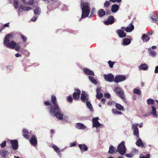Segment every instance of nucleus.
I'll return each instance as SVG.
<instances>
[{"mask_svg": "<svg viewBox=\"0 0 158 158\" xmlns=\"http://www.w3.org/2000/svg\"><path fill=\"white\" fill-rule=\"evenodd\" d=\"M56 98L53 95L51 96V102L53 106H52L50 110V113L53 115L55 116L59 119L63 118V114L61 113V110L60 109L56 100Z\"/></svg>", "mask_w": 158, "mask_h": 158, "instance_id": "obj_1", "label": "nucleus"}, {"mask_svg": "<svg viewBox=\"0 0 158 158\" xmlns=\"http://www.w3.org/2000/svg\"><path fill=\"white\" fill-rule=\"evenodd\" d=\"M13 34L11 33L6 35L4 40V44L7 48L13 49L15 48V50L19 52L20 46L19 45L16 44L14 41H11L10 40L13 39Z\"/></svg>", "mask_w": 158, "mask_h": 158, "instance_id": "obj_2", "label": "nucleus"}, {"mask_svg": "<svg viewBox=\"0 0 158 158\" xmlns=\"http://www.w3.org/2000/svg\"><path fill=\"white\" fill-rule=\"evenodd\" d=\"M82 7V13L81 18H85L87 17L90 13V8L87 3L81 4V5Z\"/></svg>", "mask_w": 158, "mask_h": 158, "instance_id": "obj_3", "label": "nucleus"}, {"mask_svg": "<svg viewBox=\"0 0 158 158\" xmlns=\"http://www.w3.org/2000/svg\"><path fill=\"white\" fill-rule=\"evenodd\" d=\"M14 5L15 8V9L18 8V10L19 12H22L23 11H27L31 9V8L29 6H23L22 4H21L19 7V4L18 2V0H13Z\"/></svg>", "mask_w": 158, "mask_h": 158, "instance_id": "obj_4", "label": "nucleus"}, {"mask_svg": "<svg viewBox=\"0 0 158 158\" xmlns=\"http://www.w3.org/2000/svg\"><path fill=\"white\" fill-rule=\"evenodd\" d=\"M114 90L115 93L118 95L124 102H127V100L123 94V90L120 87L117 86L116 88L114 89Z\"/></svg>", "mask_w": 158, "mask_h": 158, "instance_id": "obj_5", "label": "nucleus"}, {"mask_svg": "<svg viewBox=\"0 0 158 158\" xmlns=\"http://www.w3.org/2000/svg\"><path fill=\"white\" fill-rule=\"evenodd\" d=\"M117 151L121 155H124L125 154L126 152V148L124 141H122L118 145Z\"/></svg>", "mask_w": 158, "mask_h": 158, "instance_id": "obj_6", "label": "nucleus"}, {"mask_svg": "<svg viewBox=\"0 0 158 158\" xmlns=\"http://www.w3.org/2000/svg\"><path fill=\"white\" fill-rule=\"evenodd\" d=\"M138 124L134 123L131 126V128L133 130V134L137 137L136 139L139 138V131L138 127Z\"/></svg>", "mask_w": 158, "mask_h": 158, "instance_id": "obj_7", "label": "nucleus"}, {"mask_svg": "<svg viewBox=\"0 0 158 158\" xmlns=\"http://www.w3.org/2000/svg\"><path fill=\"white\" fill-rule=\"evenodd\" d=\"M103 77L105 80L109 82H111L114 80V76L111 73H109L108 74H104L103 75Z\"/></svg>", "mask_w": 158, "mask_h": 158, "instance_id": "obj_8", "label": "nucleus"}, {"mask_svg": "<svg viewBox=\"0 0 158 158\" xmlns=\"http://www.w3.org/2000/svg\"><path fill=\"white\" fill-rule=\"evenodd\" d=\"M126 79V77L123 75H118L115 77L114 81L116 83L123 81Z\"/></svg>", "mask_w": 158, "mask_h": 158, "instance_id": "obj_9", "label": "nucleus"}, {"mask_svg": "<svg viewBox=\"0 0 158 158\" xmlns=\"http://www.w3.org/2000/svg\"><path fill=\"white\" fill-rule=\"evenodd\" d=\"M99 119V118L98 117L96 118H93L92 119L93 122V127H96V128L100 126H103V125L100 123L98 120Z\"/></svg>", "mask_w": 158, "mask_h": 158, "instance_id": "obj_10", "label": "nucleus"}, {"mask_svg": "<svg viewBox=\"0 0 158 158\" xmlns=\"http://www.w3.org/2000/svg\"><path fill=\"white\" fill-rule=\"evenodd\" d=\"M152 108V111L150 113H147L145 114V116H149L150 114H152L154 118H157L158 117V115L156 113V108L155 106H151Z\"/></svg>", "mask_w": 158, "mask_h": 158, "instance_id": "obj_11", "label": "nucleus"}, {"mask_svg": "<svg viewBox=\"0 0 158 158\" xmlns=\"http://www.w3.org/2000/svg\"><path fill=\"white\" fill-rule=\"evenodd\" d=\"M81 99L83 102H86L89 100L88 95L84 91H82L81 96Z\"/></svg>", "mask_w": 158, "mask_h": 158, "instance_id": "obj_12", "label": "nucleus"}, {"mask_svg": "<svg viewBox=\"0 0 158 158\" xmlns=\"http://www.w3.org/2000/svg\"><path fill=\"white\" fill-rule=\"evenodd\" d=\"M114 17L112 16H110L108 18L107 20L104 22V23L106 25L111 24L114 23Z\"/></svg>", "mask_w": 158, "mask_h": 158, "instance_id": "obj_13", "label": "nucleus"}, {"mask_svg": "<svg viewBox=\"0 0 158 158\" xmlns=\"http://www.w3.org/2000/svg\"><path fill=\"white\" fill-rule=\"evenodd\" d=\"M10 142L13 149L15 150H17L18 147L17 141L16 140H11Z\"/></svg>", "mask_w": 158, "mask_h": 158, "instance_id": "obj_14", "label": "nucleus"}, {"mask_svg": "<svg viewBox=\"0 0 158 158\" xmlns=\"http://www.w3.org/2000/svg\"><path fill=\"white\" fill-rule=\"evenodd\" d=\"M75 91L76 92L73 93V98L74 99H78L79 98L80 91L77 89H75Z\"/></svg>", "mask_w": 158, "mask_h": 158, "instance_id": "obj_15", "label": "nucleus"}, {"mask_svg": "<svg viewBox=\"0 0 158 158\" xmlns=\"http://www.w3.org/2000/svg\"><path fill=\"white\" fill-rule=\"evenodd\" d=\"M83 71L85 73L89 75V76H94V72L89 69L85 68L84 69Z\"/></svg>", "mask_w": 158, "mask_h": 158, "instance_id": "obj_16", "label": "nucleus"}, {"mask_svg": "<svg viewBox=\"0 0 158 158\" xmlns=\"http://www.w3.org/2000/svg\"><path fill=\"white\" fill-rule=\"evenodd\" d=\"M116 33L120 38H123L126 37V34L124 31L121 29H118L116 31Z\"/></svg>", "mask_w": 158, "mask_h": 158, "instance_id": "obj_17", "label": "nucleus"}, {"mask_svg": "<svg viewBox=\"0 0 158 158\" xmlns=\"http://www.w3.org/2000/svg\"><path fill=\"white\" fill-rule=\"evenodd\" d=\"M30 143L33 145L35 146L37 143V139L34 135H33L31 139L30 140Z\"/></svg>", "mask_w": 158, "mask_h": 158, "instance_id": "obj_18", "label": "nucleus"}, {"mask_svg": "<svg viewBox=\"0 0 158 158\" xmlns=\"http://www.w3.org/2000/svg\"><path fill=\"white\" fill-rule=\"evenodd\" d=\"M76 127L80 130H84L86 128V126L83 124L81 123H78L76 124Z\"/></svg>", "mask_w": 158, "mask_h": 158, "instance_id": "obj_19", "label": "nucleus"}, {"mask_svg": "<svg viewBox=\"0 0 158 158\" xmlns=\"http://www.w3.org/2000/svg\"><path fill=\"white\" fill-rule=\"evenodd\" d=\"M101 91V89L100 88L98 87L97 89V96L96 97L97 99H100L101 98L102 96V93L100 92Z\"/></svg>", "mask_w": 158, "mask_h": 158, "instance_id": "obj_20", "label": "nucleus"}, {"mask_svg": "<svg viewBox=\"0 0 158 158\" xmlns=\"http://www.w3.org/2000/svg\"><path fill=\"white\" fill-rule=\"evenodd\" d=\"M148 69V66L145 63L142 64L139 66V70H147Z\"/></svg>", "mask_w": 158, "mask_h": 158, "instance_id": "obj_21", "label": "nucleus"}, {"mask_svg": "<svg viewBox=\"0 0 158 158\" xmlns=\"http://www.w3.org/2000/svg\"><path fill=\"white\" fill-rule=\"evenodd\" d=\"M134 26L132 25V23H131L126 28L125 31L127 32H131L134 30Z\"/></svg>", "mask_w": 158, "mask_h": 158, "instance_id": "obj_22", "label": "nucleus"}, {"mask_svg": "<svg viewBox=\"0 0 158 158\" xmlns=\"http://www.w3.org/2000/svg\"><path fill=\"white\" fill-rule=\"evenodd\" d=\"M78 147L81 152L86 151L88 150L87 147L85 144H79Z\"/></svg>", "mask_w": 158, "mask_h": 158, "instance_id": "obj_23", "label": "nucleus"}, {"mask_svg": "<svg viewBox=\"0 0 158 158\" xmlns=\"http://www.w3.org/2000/svg\"><path fill=\"white\" fill-rule=\"evenodd\" d=\"M131 40L128 38H125L123 40V42L121 43L122 45L125 46L130 44Z\"/></svg>", "mask_w": 158, "mask_h": 158, "instance_id": "obj_24", "label": "nucleus"}, {"mask_svg": "<svg viewBox=\"0 0 158 158\" xmlns=\"http://www.w3.org/2000/svg\"><path fill=\"white\" fill-rule=\"evenodd\" d=\"M117 152V149L113 146H111L109 147L108 153L110 154H114Z\"/></svg>", "mask_w": 158, "mask_h": 158, "instance_id": "obj_25", "label": "nucleus"}, {"mask_svg": "<svg viewBox=\"0 0 158 158\" xmlns=\"http://www.w3.org/2000/svg\"><path fill=\"white\" fill-rule=\"evenodd\" d=\"M118 6L117 4H114L111 7V10L113 13L116 12L119 9Z\"/></svg>", "mask_w": 158, "mask_h": 158, "instance_id": "obj_26", "label": "nucleus"}, {"mask_svg": "<svg viewBox=\"0 0 158 158\" xmlns=\"http://www.w3.org/2000/svg\"><path fill=\"white\" fill-rule=\"evenodd\" d=\"M148 50L150 56L153 57H155L157 55L156 52L155 51H152V50H151V48H148Z\"/></svg>", "mask_w": 158, "mask_h": 158, "instance_id": "obj_27", "label": "nucleus"}, {"mask_svg": "<svg viewBox=\"0 0 158 158\" xmlns=\"http://www.w3.org/2000/svg\"><path fill=\"white\" fill-rule=\"evenodd\" d=\"M36 2L35 0H26V2H25L24 4H25L31 5L34 4Z\"/></svg>", "mask_w": 158, "mask_h": 158, "instance_id": "obj_28", "label": "nucleus"}, {"mask_svg": "<svg viewBox=\"0 0 158 158\" xmlns=\"http://www.w3.org/2000/svg\"><path fill=\"white\" fill-rule=\"evenodd\" d=\"M23 135L24 136V137L26 138L27 139H29V136L28 135L26 134H29V133L28 132V131L25 129H24L23 130Z\"/></svg>", "mask_w": 158, "mask_h": 158, "instance_id": "obj_29", "label": "nucleus"}, {"mask_svg": "<svg viewBox=\"0 0 158 158\" xmlns=\"http://www.w3.org/2000/svg\"><path fill=\"white\" fill-rule=\"evenodd\" d=\"M98 15L99 17H102L105 15V11L102 9H100L98 12Z\"/></svg>", "mask_w": 158, "mask_h": 158, "instance_id": "obj_30", "label": "nucleus"}, {"mask_svg": "<svg viewBox=\"0 0 158 158\" xmlns=\"http://www.w3.org/2000/svg\"><path fill=\"white\" fill-rule=\"evenodd\" d=\"M136 144L138 146H141L142 147H144V144L140 139H139L136 142Z\"/></svg>", "mask_w": 158, "mask_h": 158, "instance_id": "obj_31", "label": "nucleus"}, {"mask_svg": "<svg viewBox=\"0 0 158 158\" xmlns=\"http://www.w3.org/2000/svg\"><path fill=\"white\" fill-rule=\"evenodd\" d=\"M141 38L143 41L144 42H147L150 39V38L145 34H143L142 35Z\"/></svg>", "mask_w": 158, "mask_h": 158, "instance_id": "obj_32", "label": "nucleus"}, {"mask_svg": "<svg viewBox=\"0 0 158 158\" xmlns=\"http://www.w3.org/2000/svg\"><path fill=\"white\" fill-rule=\"evenodd\" d=\"M8 152L6 150H2L0 151V154L2 157L5 158L6 157Z\"/></svg>", "mask_w": 158, "mask_h": 158, "instance_id": "obj_33", "label": "nucleus"}, {"mask_svg": "<svg viewBox=\"0 0 158 158\" xmlns=\"http://www.w3.org/2000/svg\"><path fill=\"white\" fill-rule=\"evenodd\" d=\"M116 107L118 110L123 111L124 110L123 107L120 104L116 103L115 104Z\"/></svg>", "mask_w": 158, "mask_h": 158, "instance_id": "obj_34", "label": "nucleus"}, {"mask_svg": "<svg viewBox=\"0 0 158 158\" xmlns=\"http://www.w3.org/2000/svg\"><path fill=\"white\" fill-rule=\"evenodd\" d=\"M92 76H89V80L92 82V83H94V84H97V81L96 79H95Z\"/></svg>", "mask_w": 158, "mask_h": 158, "instance_id": "obj_35", "label": "nucleus"}, {"mask_svg": "<svg viewBox=\"0 0 158 158\" xmlns=\"http://www.w3.org/2000/svg\"><path fill=\"white\" fill-rule=\"evenodd\" d=\"M34 12L35 15H40L41 12L40 9L39 7H36V9L34 10Z\"/></svg>", "mask_w": 158, "mask_h": 158, "instance_id": "obj_36", "label": "nucleus"}, {"mask_svg": "<svg viewBox=\"0 0 158 158\" xmlns=\"http://www.w3.org/2000/svg\"><path fill=\"white\" fill-rule=\"evenodd\" d=\"M86 105L88 108L90 110L92 111H93V108L90 103L88 101L86 102Z\"/></svg>", "mask_w": 158, "mask_h": 158, "instance_id": "obj_37", "label": "nucleus"}, {"mask_svg": "<svg viewBox=\"0 0 158 158\" xmlns=\"http://www.w3.org/2000/svg\"><path fill=\"white\" fill-rule=\"evenodd\" d=\"M151 18L155 23L156 22L158 21V18L157 17V16L156 15H152Z\"/></svg>", "mask_w": 158, "mask_h": 158, "instance_id": "obj_38", "label": "nucleus"}, {"mask_svg": "<svg viewBox=\"0 0 158 158\" xmlns=\"http://www.w3.org/2000/svg\"><path fill=\"white\" fill-rule=\"evenodd\" d=\"M147 103L148 105H154L155 101L152 99L149 98L147 100Z\"/></svg>", "mask_w": 158, "mask_h": 158, "instance_id": "obj_39", "label": "nucleus"}, {"mask_svg": "<svg viewBox=\"0 0 158 158\" xmlns=\"http://www.w3.org/2000/svg\"><path fill=\"white\" fill-rule=\"evenodd\" d=\"M52 147L56 153L58 152H61L59 148L55 144H53L52 145Z\"/></svg>", "mask_w": 158, "mask_h": 158, "instance_id": "obj_40", "label": "nucleus"}, {"mask_svg": "<svg viewBox=\"0 0 158 158\" xmlns=\"http://www.w3.org/2000/svg\"><path fill=\"white\" fill-rule=\"evenodd\" d=\"M133 92L134 93L137 94L139 95H140L141 93V91L139 89L136 88L134 89Z\"/></svg>", "mask_w": 158, "mask_h": 158, "instance_id": "obj_41", "label": "nucleus"}, {"mask_svg": "<svg viewBox=\"0 0 158 158\" xmlns=\"http://www.w3.org/2000/svg\"><path fill=\"white\" fill-rule=\"evenodd\" d=\"M112 111L113 113L114 114H122V112L119 111H118L115 109H113L112 110Z\"/></svg>", "mask_w": 158, "mask_h": 158, "instance_id": "obj_42", "label": "nucleus"}, {"mask_svg": "<svg viewBox=\"0 0 158 158\" xmlns=\"http://www.w3.org/2000/svg\"><path fill=\"white\" fill-rule=\"evenodd\" d=\"M110 2L108 1H106L104 3V6L105 7L108 8L110 6Z\"/></svg>", "mask_w": 158, "mask_h": 158, "instance_id": "obj_43", "label": "nucleus"}, {"mask_svg": "<svg viewBox=\"0 0 158 158\" xmlns=\"http://www.w3.org/2000/svg\"><path fill=\"white\" fill-rule=\"evenodd\" d=\"M108 64H109V66L110 68H112L113 67L114 63L112 62L110 60H109L108 62Z\"/></svg>", "mask_w": 158, "mask_h": 158, "instance_id": "obj_44", "label": "nucleus"}, {"mask_svg": "<svg viewBox=\"0 0 158 158\" xmlns=\"http://www.w3.org/2000/svg\"><path fill=\"white\" fill-rule=\"evenodd\" d=\"M125 156L127 157L131 158L133 157V155L132 153H130L129 154H126Z\"/></svg>", "mask_w": 158, "mask_h": 158, "instance_id": "obj_45", "label": "nucleus"}, {"mask_svg": "<svg viewBox=\"0 0 158 158\" xmlns=\"http://www.w3.org/2000/svg\"><path fill=\"white\" fill-rule=\"evenodd\" d=\"M132 152L134 154L137 153L138 152V149H136L135 148H133L132 150Z\"/></svg>", "mask_w": 158, "mask_h": 158, "instance_id": "obj_46", "label": "nucleus"}, {"mask_svg": "<svg viewBox=\"0 0 158 158\" xmlns=\"http://www.w3.org/2000/svg\"><path fill=\"white\" fill-rule=\"evenodd\" d=\"M6 145V141H4L2 143L0 144V146L2 148H3L5 147Z\"/></svg>", "mask_w": 158, "mask_h": 158, "instance_id": "obj_47", "label": "nucleus"}, {"mask_svg": "<svg viewBox=\"0 0 158 158\" xmlns=\"http://www.w3.org/2000/svg\"><path fill=\"white\" fill-rule=\"evenodd\" d=\"M21 36L23 40V41L24 42H25L27 40V38L22 35H21Z\"/></svg>", "mask_w": 158, "mask_h": 158, "instance_id": "obj_48", "label": "nucleus"}, {"mask_svg": "<svg viewBox=\"0 0 158 158\" xmlns=\"http://www.w3.org/2000/svg\"><path fill=\"white\" fill-rule=\"evenodd\" d=\"M110 2L113 3H115L116 2H120L121 1V0H109Z\"/></svg>", "mask_w": 158, "mask_h": 158, "instance_id": "obj_49", "label": "nucleus"}, {"mask_svg": "<svg viewBox=\"0 0 158 158\" xmlns=\"http://www.w3.org/2000/svg\"><path fill=\"white\" fill-rule=\"evenodd\" d=\"M115 103V102H114L111 101L108 102L107 104L108 105L111 106L114 105Z\"/></svg>", "mask_w": 158, "mask_h": 158, "instance_id": "obj_50", "label": "nucleus"}, {"mask_svg": "<svg viewBox=\"0 0 158 158\" xmlns=\"http://www.w3.org/2000/svg\"><path fill=\"white\" fill-rule=\"evenodd\" d=\"M104 96L106 98H110V95L108 93H105L104 94Z\"/></svg>", "mask_w": 158, "mask_h": 158, "instance_id": "obj_51", "label": "nucleus"}, {"mask_svg": "<svg viewBox=\"0 0 158 158\" xmlns=\"http://www.w3.org/2000/svg\"><path fill=\"white\" fill-rule=\"evenodd\" d=\"M76 144V142H74L73 143H70V146L71 147H73L75 146Z\"/></svg>", "mask_w": 158, "mask_h": 158, "instance_id": "obj_52", "label": "nucleus"}, {"mask_svg": "<svg viewBox=\"0 0 158 158\" xmlns=\"http://www.w3.org/2000/svg\"><path fill=\"white\" fill-rule=\"evenodd\" d=\"M154 72L155 73H158V65L156 67Z\"/></svg>", "mask_w": 158, "mask_h": 158, "instance_id": "obj_53", "label": "nucleus"}, {"mask_svg": "<svg viewBox=\"0 0 158 158\" xmlns=\"http://www.w3.org/2000/svg\"><path fill=\"white\" fill-rule=\"evenodd\" d=\"M68 100L70 102H72L73 100V98L71 96H69L68 98Z\"/></svg>", "mask_w": 158, "mask_h": 158, "instance_id": "obj_54", "label": "nucleus"}, {"mask_svg": "<svg viewBox=\"0 0 158 158\" xmlns=\"http://www.w3.org/2000/svg\"><path fill=\"white\" fill-rule=\"evenodd\" d=\"M140 157L141 158H150L149 155H147L146 156H140Z\"/></svg>", "mask_w": 158, "mask_h": 158, "instance_id": "obj_55", "label": "nucleus"}, {"mask_svg": "<svg viewBox=\"0 0 158 158\" xmlns=\"http://www.w3.org/2000/svg\"><path fill=\"white\" fill-rule=\"evenodd\" d=\"M44 105L46 106H48L49 105H51V104L48 102H46L44 103Z\"/></svg>", "mask_w": 158, "mask_h": 158, "instance_id": "obj_56", "label": "nucleus"}, {"mask_svg": "<svg viewBox=\"0 0 158 158\" xmlns=\"http://www.w3.org/2000/svg\"><path fill=\"white\" fill-rule=\"evenodd\" d=\"M37 18V17L36 16H35L33 18H32L31 19V20L32 21H35L36 20Z\"/></svg>", "mask_w": 158, "mask_h": 158, "instance_id": "obj_57", "label": "nucleus"}, {"mask_svg": "<svg viewBox=\"0 0 158 158\" xmlns=\"http://www.w3.org/2000/svg\"><path fill=\"white\" fill-rule=\"evenodd\" d=\"M56 153H57L58 156L60 157L61 158L62 157V154L60 153V152H57Z\"/></svg>", "mask_w": 158, "mask_h": 158, "instance_id": "obj_58", "label": "nucleus"}, {"mask_svg": "<svg viewBox=\"0 0 158 158\" xmlns=\"http://www.w3.org/2000/svg\"><path fill=\"white\" fill-rule=\"evenodd\" d=\"M9 23H5L4 25V27H8L9 26Z\"/></svg>", "mask_w": 158, "mask_h": 158, "instance_id": "obj_59", "label": "nucleus"}, {"mask_svg": "<svg viewBox=\"0 0 158 158\" xmlns=\"http://www.w3.org/2000/svg\"><path fill=\"white\" fill-rule=\"evenodd\" d=\"M15 56L16 57H20V56H21V55L19 53H16L15 55Z\"/></svg>", "mask_w": 158, "mask_h": 158, "instance_id": "obj_60", "label": "nucleus"}, {"mask_svg": "<svg viewBox=\"0 0 158 158\" xmlns=\"http://www.w3.org/2000/svg\"><path fill=\"white\" fill-rule=\"evenodd\" d=\"M105 99H104V98H102L101 99V102L103 104H104V103L105 102Z\"/></svg>", "mask_w": 158, "mask_h": 158, "instance_id": "obj_61", "label": "nucleus"}, {"mask_svg": "<svg viewBox=\"0 0 158 158\" xmlns=\"http://www.w3.org/2000/svg\"><path fill=\"white\" fill-rule=\"evenodd\" d=\"M143 123H141L139 125V127L140 128L142 127H143Z\"/></svg>", "mask_w": 158, "mask_h": 158, "instance_id": "obj_62", "label": "nucleus"}, {"mask_svg": "<svg viewBox=\"0 0 158 158\" xmlns=\"http://www.w3.org/2000/svg\"><path fill=\"white\" fill-rule=\"evenodd\" d=\"M156 48V46H152L151 48V49H155Z\"/></svg>", "mask_w": 158, "mask_h": 158, "instance_id": "obj_63", "label": "nucleus"}, {"mask_svg": "<svg viewBox=\"0 0 158 158\" xmlns=\"http://www.w3.org/2000/svg\"><path fill=\"white\" fill-rule=\"evenodd\" d=\"M147 34L148 35H152V33H150V32H148V33H147Z\"/></svg>", "mask_w": 158, "mask_h": 158, "instance_id": "obj_64", "label": "nucleus"}]
</instances>
